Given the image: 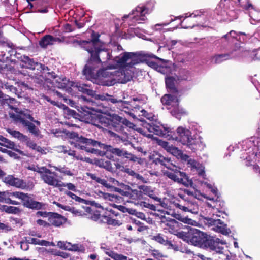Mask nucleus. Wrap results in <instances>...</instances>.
Returning a JSON list of instances; mask_svg holds the SVG:
<instances>
[{"instance_id": "f257e3e1", "label": "nucleus", "mask_w": 260, "mask_h": 260, "mask_svg": "<svg viewBox=\"0 0 260 260\" xmlns=\"http://www.w3.org/2000/svg\"><path fill=\"white\" fill-rule=\"evenodd\" d=\"M99 37L98 34L93 32L92 34V40L90 41H83L81 45L88 46L89 48H93V53L95 54V57L100 60L102 67L107 66L109 69L132 68L142 61L140 55L134 52H124L112 58L110 52L102 48L101 42L98 39Z\"/></svg>"}, {"instance_id": "f03ea898", "label": "nucleus", "mask_w": 260, "mask_h": 260, "mask_svg": "<svg viewBox=\"0 0 260 260\" xmlns=\"http://www.w3.org/2000/svg\"><path fill=\"white\" fill-rule=\"evenodd\" d=\"M74 135H76L75 138L70 142L71 144H73L76 148L78 149L84 150L88 152L94 153L95 150L91 147H99L101 149H105L107 152H110L119 157L123 156L131 161L137 162L139 164H142L143 162L142 158L138 157L123 149L114 148L110 145H105L95 140L87 139L82 136L79 137L75 134H74Z\"/></svg>"}, {"instance_id": "7ed1b4c3", "label": "nucleus", "mask_w": 260, "mask_h": 260, "mask_svg": "<svg viewBox=\"0 0 260 260\" xmlns=\"http://www.w3.org/2000/svg\"><path fill=\"white\" fill-rule=\"evenodd\" d=\"M224 207V202L221 200L220 193L216 187L212 186V230L226 235L230 230L223 220L228 216Z\"/></svg>"}, {"instance_id": "20e7f679", "label": "nucleus", "mask_w": 260, "mask_h": 260, "mask_svg": "<svg viewBox=\"0 0 260 260\" xmlns=\"http://www.w3.org/2000/svg\"><path fill=\"white\" fill-rule=\"evenodd\" d=\"M105 68H101L97 73V75L94 79H98L102 81V84L104 85L111 86L113 85L116 80H121L122 83H126L131 80L132 78V74L129 69H121L122 71L111 72L107 66H104Z\"/></svg>"}, {"instance_id": "39448f33", "label": "nucleus", "mask_w": 260, "mask_h": 260, "mask_svg": "<svg viewBox=\"0 0 260 260\" xmlns=\"http://www.w3.org/2000/svg\"><path fill=\"white\" fill-rule=\"evenodd\" d=\"M16 103V101L13 98H7L5 99V103L8 104L11 109H15L16 113H10L9 115L16 122H19L21 123L24 126L27 127L28 131L32 134L38 135L39 133V130L36 128V126L32 123L29 122L27 119H29L30 121H34V118L30 115L29 111L26 110V111L18 112L17 109L15 108L12 105H10L11 104H14Z\"/></svg>"}, {"instance_id": "423d86ee", "label": "nucleus", "mask_w": 260, "mask_h": 260, "mask_svg": "<svg viewBox=\"0 0 260 260\" xmlns=\"http://www.w3.org/2000/svg\"><path fill=\"white\" fill-rule=\"evenodd\" d=\"M85 122L88 123H91L99 128L104 129L106 127H109L112 122H115L118 124L122 123L124 118L121 117L118 115L113 114L111 116V119L106 117L105 115L100 114L88 113Z\"/></svg>"}, {"instance_id": "0eeeda50", "label": "nucleus", "mask_w": 260, "mask_h": 260, "mask_svg": "<svg viewBox=\"0 0 260 260\" xmlns=\"http://www.w3.org/2000/svg\"><path fill=\"white\" fill-rule=\"evenodd\" d=\"M82 46L90 54V57L84 68L83 73L86 79L91 80L96 77L97 73L100 70V67H102V64L100 63V60L95 57V54L93 53L92 48H89L88 46Z\"/></svg>"}, {"instance_id": "6e6552de", "label": "nucleus", "mask_w": 260, "mask_h": 260, "mask_svg": "<svg viewBox=\"0 0 260 260\" xmlns=\"http://www.w3.org/2000/svg\"><path fill=\"white\" fill-rule=\"evenodd\" d=\"M177 135L173 139L187 145L191 150L195 151L202 148L203 144L200 141L193 139L188 129L180 126L177 129Z\"/></svg>"}, {"instance_id": "1a4fd4ad", "label": "nucleus", "mask_w": 260, "mask_h": 260, "mask_svg": "<svg viewBox=\"0 0 260 260\" xmlns=\"http://www.w3.org/2000/svg\"><path fill=\"white\" fill-rule=\"evenodd\" d=\"M52 83L54 87L58 88H65L68 86H70L72 90L76 91L78 90L83 93L87 94L88 95H93L94 91L90 88V86L87 84H82L80 83H76L73 81H69L66 79H61L58 78L54 79Z\"/></svg>"}, {"instance_id": "9d476101", "label": "nucleus", "mask_w": 260, "mask_h": 260, "mask_svg": "<svg viewBox=\"0 0 260 260\" xmlns=\"http://www.w3.org/2000/svg\"><path fill=\"white\" fill-rule=\"evenodd\" d=\"M172 93L173 94L164 95L161 99V102L163 105L167 106L168 109L173 108L171 111V114L178 119H180L181 115L184 114L185 112L179 107L178 93Z\"/></svg>"}, {"instance_id": "9b49d317", "label": "nucleus", "mask_w": 260, "mask_h": 260, "mask_svg": "<svg viewBox=\"0 0 260 260\" xmlns=\"http://www.w3.org/2000/svg\"><path fill=\"white\" fill-rule=\"evenodd\" d=\"M190 234L189 243L192 245L204 249L211 248V240L206 234L194 228L190 230Z\"/></svg>"}, {"instance_id": "f8f14e48", "label": "nucleus", "mask_w": 260, "mask_h": 260, "mask_svg": "<svg viewBox=\"0 0 260 260\" xmlns=\"http://www.w3.org/2000/svg\"><path fill=\"white\" fill-rule=\"evenodd\" d=\"M142 127L138 128V131L146 137L151 138L153 137L152 133L158 136H164L166 134V132L169 133L170 131L168 129H162L164 128L162 126L154 124L153 122L151 123L142 121Z\"/></svg>"}, {"instance_id": "ddd939ff", "label": "nucleus", "mask_w": 260, "mask_h": 260, "mask_svg": "<svg viewBox=\"0 0 260 260\" xmlns=\"http://www.w3.org/2000/svg\"><path fill=\"white\" fill-rule=\"evenodd\" d=\"M38 172L41 180L45 184L53 187H59L61 180L56 172H52L46 167H41Z\"/></svg>"}, {"instance_id": "4468645a", "label": "nucleus", "mask_w": 260, "mask_h": 260, "mask_svg": "<svg viewBox=\"0 0 260 260\" xmlns=\"http://www.w3.org/2000/svg\"><path fill=\"white\" fill-rule=\"evenodd\" d=\"M169 171L165 172V175L170 179L185 186L188 185V178L186 174L180 171V169L173 164L169 168Z\"/></svg>"}, {"instance_id": "2eb2a0df", "label": "nucleus", "mask_w": 260, "mask_h": 260, "mask_svg": "<svg viewBox=\"0 0 260 260\" xmlns=\"http://www.w3.org/2000/svg\"><path fill=\"white\" fill-rule=\"evenodd\" d=\"M151 10L145 6H138L132 11V13L125 15L124 18L131 17L132 21L131 25H134L135 23H142L147 19L145 15L150 13Z\"/></svg>"}, {"instance_id": "dca6fc26", "label": "nucleus", "mask_w": 260, "mask_h": 260, "mask_svg": "<svg viewBox=\"0 0 260 260\" xmlns=\"http://www.w3.org/2000/svg\"><path fill=\"white\" fill-rule=\"evenodd\" d=\"M182 201L179 203H175L176 207L182 210L184 212H188L197 214L198 213V205L193 200H191L189 197H182Z\"/></svg>"}, {"instance_id": "f3484780", "label": "nucleus", "mask_w": 260, "mask_h": 260, "mask_svg": "<svg viewBox=\"0 0 260 260\" xmlns=\"http://www.w3.org/2000/svg\"><path fill=\"white\" fill-rule=\"evenodd\" d=\"M159 145L162 146L168 152H170L173 155L178 159H186L188 158V155L184 154L182 151L178 148L170 144L168 142L164 141H160Z\"/></svg>"}, {"instance_id": "a211bd4d", "label": "nucleus", "mask_w": 260, "mask_h": 260, "mask_svg": "<svg viewBox=\"0 0 260 260\" xmlns=\"http://www.w3.org/2000/svg\"><path fill=\"white\" fill-rule=\"evenodd\" d=\"M4 182L9 185L22 189L29 188V186L24 180L16 178L13 175H8L5 177Z\"/></svg>"}, {"instance_id": "6ab92c4d", "label": "nucleus", "mask_w": 260, "mask_h": 260, "mask_svg": "<svg viewBox=\"0 0 260 260\" xmlns=\"http://www.w3.org/2000/svg\"><path fill=\"white\" fill-rule=\"evenodd\" d=\"M137 54H139L141 56V59H142V61H141L140 63L143 62L144 60H146L147 61V64L150 67H151L153 69H154L156 71H157L159 72H160L164 74H166L169 71V68L165 66H161V64H158V63H156L153 61L151 60H146V58L147 57H154V55H149V54H142L139 53H137Z\"/></svg>"}, {"instance_id": "aec40b11", "label": "nucleus", "mask_w": 260, "mask_h": 260, "mask_svg": "<svg viewBox=\"0 0 260 260\" xmlns=\"http://www.w3.org/2000/svg\"><path fill=\"white\" fill-rule=\"evenodd\" d=\"M203 13V12H202L201 11H196L191 14L189 17L187 16V14H186L185 19L181 23V27L185 29L193 28L195 25V23H193L194 18L198 16L200 17Z\"/></svg>"}, {"instance_id": "412c9836", "label": "nucleus", "mask_w": 260, "mask_h": 260, "mask_svg": "<svg viewBox=\"0 0 260 260\" xmlns=\"http://www.w3.org/2000/svg\"><path fill=\"white\" fill-rule=\"evenodd\" d=\"M21 201L23 205L29 208L39 209L42 207L41 203L34 201L27 193H24Z\"/></svg>"}, {"instance_id": "4be33fe9", "label": "nucleus", "mask_w": 260, "mask_h": 260, "mask_svg": "<svg viewBox=\"0 0 260 260\" xmlns=\"http://www.w3.org/2000/svg\"><path fill=\"white\" fill-rule=\"evenodd\" d=\"M21 60L22 64L21 66L22 67H25L30 70H34L36 68L38 70L39 69H43V65L41 63L37 62H35L33 59H30L27 56H23L21 57Z\"/></svg>"}, {"instance_id": "5701e85b", "label": "nucleus", "mask_w": 260, "mask_h": 260, "mask_svg": "<svg viewBox=\"0 0 260 260\" xmlns=\"http://www.w3.org/2000/svg\"><path fill=\"white\" fill-rule=\"evenodd\" d=\"M64 40V38L53 37L51 35H46L39 42L41 47L46 48L49 45L54 44L55 42H62Z\"/></svg>"}, {"instance_id": "b1692460", "label": "nucleus", "mask_w": 260, "mask_h": 260, "mask_svg": "<svg viewBox=\"0 0 260 260\" xmlns=\"http://www.w3.org/2000/svg\"><path fill=\"white\" fill-rule=\"evenodd\" d=\"M225 244V241L212 236V251L216 252L215 253H213L214 258H216L217 257L218 253H223L224 248L222 245Z\"/></svg>"}, {"instance_id": "393cba45", "label": "nucleus", "mask_w": 260, "mask_h": 260, "mask_svg": "<svg viewBox=\"0 0 260 260\" xmlns=\"http://www.w3.org/2000/svg\"><path fill=\"white\" fill-rule=\"evenodd\" d=\"M182 160L187 161L188 167H191V169L196 170L199 175L202 176L203 178L204 177L205 171L204 168L203 166L197 162L194 159L190 158L188 156L187 159H182Z\"/></svg>"}, {"instance_id": "a878e982", "label": "nucleus", "mask_w": 260, "mask_h": 260, "mask_svg": "<svg viewBox=\"0 0 260 260\" xmlns=\"http://www.w3.org/2000/svg\"><path fill=\"white\" fill-rule=\"evenodd\" d=\"M49 224L59 226L65 223L66 219L61 215L56 213H51L49 217Z\"/></svg>"}, {"instance_id": "bb28decb", "label": "nucleus", "mask_w": 260, "mask_h": 260, "mask_svg": "<svg viewBox=\"0 0 260 260\" xmlns=\"http://www.w3.org/2000/svg\"><path fill=\"white\" fill-rule=\"evenodd\" d=\"M51 103L54 105H56L59 108L63 110V113L66 118L68 119L70 118L71 117H73L75 118H78V114L76 112V111L69 109L65 105L61 103L57 104L56 102L54 101H51Z\"/></svg>"}, {"instance_id": "cd10ccee", "label": "nucleus", "mask_w": 260, "mask_h": 260, "mask_svg": "<svg viewBox=\"0 0 260 260\" xmlns=\"http://www.w3.org/2000/svg\"><path fill=\"white\" fill-rule=\"evenodd\" d=\"M153 162L156 165H161L165 166L167 168H170L172 164L170 159L166 158L159 154H156L153 155Z\"/></svg>"}, {"instance_id": "c85d7f7f", "label": "nucleus", "mask_w": 260, "mask_h": 260, "mask_svg": "<svg viewBox=\"0 0 260 260\" xmlns=\"http://www.w3.org/2000/svg\"><path fill=\"white\" fill-rule=\"evenodd\" d=\"M96 194L99 198L102 199L105 201L118 202L121 199V198L118 196L105 193L101 191H98Z\"/></svg>"}, {"instance_id": "c756f323", "label": "nucleus", "mask_w": 260, "mask_h": 260, "mask_svg": "<svg viewBox=\"0 0 260 260\" xmlns=\"http://www.w3.org/2000/svg\"><path fill=\"white\" fill-rule=\"evenodd\" d=\"M92 218L94 220H100V222L106 223L109 225H119L118 221L115 219H112L109 216L100 215V214H94L92 216Z\"/></svg>"}, {"instance_id": "7c9ffc66", "label": "nucleus", "mask_w": 260, "mask_h": 260, "mask_svg": "<svg viewBox=\"0 0 260 260\" xmlns=\"http://www.w3.org/2000/svg\"><path fill=\"white\" fill-rule=\"evenodd\" d=\"M140 191H142V195L146 194L149 197L154 199L155 201H160L159 198L155 197L154 190L150 186L141 185L138 187Z\"/></svg>"}, {"instance_id": "2f4dec72", "label": "nucleus", "mask_w": 260, "mask_h": 260, "mask_svg": "<svg viewBox=\"0 0 260 260\" xmlns=\"http://www.w3.org/2000/svg\"><path fill=\"white\" fill-rule=\"evenodd\" d=\"M235 3L239 5L241 8L246 11H249V16L252 18V16L251 15L250 11V10L254 11V8L253 5L250 2L249 0H236L235 1Z\"/></svg>"}, {"instance_id": "473e14b6", "label": "nucleus", "mask_w": 260, "mask_h": 260, "mask_svg": "<svg viewBox=\"0 0 260 260\" xmlns=\"http://www.w3.org/2000/svg\"><path fill=\"white\" fill-rule=\"evenodd\" d=\"M176 81L173 77H167L166 78V85L168 89L170 92H176L178 91L175 87V83Z\"/></svg>"}, {"instance_id": "72a5a7b5", "label": "nucleus", "mask_w": 260, "mask_h": 260, "mask_svg": "<svg viewBox=\"0 0 260 260\" xmlns=\"http://www.w3.org/2000/svg\"><path fill=\"white\" fill-rule=\"evenodd\" d=\"M7 132L9 133L13 137L23 141L27 140V137L23 135L19 131L13 130L10 128L7 129Z\"/></svg>"}, {"instance_id": "f704fd0d", "label": "nucleus", "mask_w": 260, "mask_h": 260, "mask_svg": "<svg viewBox=\"0 0 260 260\" xmlns=\"http://www.w3.org/2000/svg\"><path fill=\"white\" fill-rule=\"evenodd\" d=\"M53 168L57 171L59 172L60 173L64 175H68L72 176L74 175L73 171L71 170L69 168L64 166H59L57 167H53Z\"/></svg>"}, {"instance_id": "c9c22d12", "label": "nucleus", "mask_w": 260, "mask_h": 260, "mask_svg": "<svg viewBox=\"0 0 260 260\" xmlns=\"http://www.w3.org/2000/svg\"><path fill=\"white\" fill-rule=\"evenodd\" d=\"M101 249L103 250V251L104 252V253L108 255L109 257H110L111 258L113 259L114 260H116L118 255V253H116L115 251H113V250H111L110 248L106 247L104 244H103L101 246Z\"/></svg>"}, {"instance_id": "e433bc0d", "label": "nucleus", "mask_w": 260, "mask_h": 260, "mask_svg": "<svg viewBox=\"0 0 260 260\" xmlns=\"http://www.w3.org/2000/svg\"><path fill=\"white\" fill-rule=\"evenodd\" d=\"M31 243L35 245H39L41 246H54V244L53 242H50L44 240H39L35 238H32L30 239Z\"/></svg>"}, {"instance_id": "4c0bfd02", "label": "nucleus", "mask_w": 260, "mask_h": 260, "mask_svg": "<svg viewBox=\"0 0 260 260\" xmlns=\"http://www.w3.org/2000/svg\"><path fill=\"white\" fill-rule=\"evenodd\" d=\"M0 145L5 146L8 148L13 149L20 154L23 153L22 151H21L18 148V147L15 144L14 142H12L11 141L7 139L5 141V143H0Z\"/></svg>"}, {"instance_id": "58836bf2", "label": "nucleus", "mask_w": 260, "mask_h": 260, "mask_svg": "<svg viewBox=\"0 0 260 260\" xmlns=\"http://www.w3.org/2000/svg\"><path fill=\"white\" fill-rule=\"evenodd\" d=\"M152 239L164 245H170L173 246L171 242L165 239L160 234L153 236Z\"/></svg>"}, {"instance_id": "ea45409f", "label": "nucleus", "mask_w": 260, "mask_h": 260, "mask_svg": "<svg viewBox=\"0 0 260 260\" xmlns=\"http://www.w3.org/2000/svg\"><path fill=\"white\" fill-rule=\"evenodd\" d=\"M124 172L127 173L129 175L133 176L134 178H136L137 180H139L142 182H145L144 178L140 175L139 174L136 173L134 171L129 168H126L124 170Z\"/></svg>"}, {"instance_id": "a19ab883", "label": "nucleus", "mask_w": 260, "mask_h": 260, "mask_svg": "<svg viewBox=\"0 0 260 260\" xmlns=\"http://www.w3.org/2000/svg\"><path fill=\"white\" fill-rule=\"evenodd\" d=\"M143 199L142 191L140 190L132 189L131 188L130 199L133 200H139Z\"/></svg>"}, {"instance_id": "79ce46f5", "label": "nucleus", "mask_w": 260, "mask_h": 260, "mask_svg": "<svg viewBox=\"0 0 260 260\" xmlns=\"http://www.w3.org/2000/svg\"><path fill=\"white\" fill-rule=\"evenodd\" d=\"M69 249H68V250L70 251H79L84 252L85 251L84 247L81 244H72L69 243Z\"/></svg>"}, {"instance_id": "37998d69", "label": "nucleus", "mask_w": 260, "mask_h": 260, "mask_svg": "<svg viewBox=\"0 0 260 260\" xmlns=\"http://www.w3.org/2000/svg\"><path fill=\"white\" fill-rule=\"evenodd\" d=\"M215 63H220L222 61L230 58V55L228 54H222L215 55L214 57Z\"/></svg>"}, {"instance_id": "c03bdc74", "label": "nucleus", "mask_w": 260, "mask_h": 260, "mask_svg": "<svg viewBox=\"0 0 260 260\" xmlns=\"http://www.w3.org/2000/svg\"><path fill=\"white\" fill-rule=\"evenodd\" d=\"M177 237L182 239L183 241L189 243V239L190 238V231L188 233H186L183 231L178 232L175 234Z\"/></svg>"}, {"instance_id": "a18cd8bd", "label": "nucleus", "mask_w": 260, "mask_h": 260, "mask_svg": "<svg viewBox=\"0 0 260 260\" xmlns=\"http://www.w3.org/2000/svg\"><path fill=\"white\" fill-rule=\"evenodd\" d=\"M22 142H26L27 146L34 150H36L39 152H41L42 150L41 147L37 146V144L34 141L30 140L28 138L27 140L25 141H23Z\"/></svg>"}, {"instance_id": "49530a36", "label": "nucleus", "mask_w": 260, "mask_h": 260, "mask_svg": "<svg viewBox=\"0 0 260 260\" xmlns=\"http://www.w3.org/2000/svg\"><path fill=\"white\" fill-rule=\"evenodd\" d=\"M69 155L73 156L76 160H81L86 161H88L89 159L88 158L83 157L81 155H77L75 153V152L73 150H68V152L67 153Z\"/></svg>"}, {"instance_id": "de8ad7c7", "label": "nucleus", "mask_w": 260, "mask_h": 260, "mask_svg": "<svg viewBox=\"0 0 260 260\" xmlns=\"http://www.w3.org/2000/svg\"><path fill=\"white\" fill-rule=\"evenodd\" d=\"M9 198V191H0V202L7 204Z\"/></svg>"}, {"instance_id": "09e8293b", "label": "nucleus", "mask_w": 260, "mask_h": 260, "mask_svg": "<svg viewBox=\"0 0 260 260\" xmlns=\"http://www.w3.org/2000/svg\"><path fill=\"white\" fill-rule=\"evenodd\" d=\"M177 225V223L175 220H172L166 224L167 227L165 229H168L171 233H174V228Z\"/></svg>"}, {"instance_id": "8fccbe9b", "label": "nucleus", "mask_w": 260, "mask_h": 260, "mask_svg": "<svg viewBox=\"0 0 260 260\" xmlns=\"http://www.w3.org/2000/svg\"><path fill=\"white\" fill-rule=\"evenodd\" d=\"M65 194L70 197V198H71L72 199L79 203H82L84 201V199L81 198L80 197L76 196V194L70 191H66Z\"/></svg>"}, {"instance_id": "3c124183", "label": "nucleus", "mask_w": 260, "mask_h": 260, "mask_svg": "<svg viewBox=\"0 0 260 260\" xmlns=\"http://www.w3.org/2000/svg\"><path fill=\"white\" fill-rule=\"evenodd\" d=\"M67 187L68 189L71 190L73 191H76V186L73 183H65L61 181V183L59 185V187Z\"/></svg>"}, {"instance_id": "603ef678", "label": "nucleus", "mask_w": 260, "mask_h": 260, "mask_svg": "<svg viewBox=\"0 0 260 260\" xmlns=\"http://www.w3.org/2000/svg\"><path fill=\"white\" fill-rule=\"evenodd\" d=\"M200 220L202 223L208 227H210L211 225V219L210 217L201 216Z\"/></svg>"}, {"instance_id": "864d4df0", "label": "nucleus", "mask_w": 260, "mask_h": 260, "mask_svg": "<svg viewBox=\"0 0 260 260\" xmlns=\"http://www.w3.org/2000/svg\"><path fill=\"white\" fill-rule=\"evenodd\" d=\"M96 182H98V183L102 184V185H103L104 186L106 187L107 188H111L113 187L112 185H111L109 183H107V181L106 180L102 179L99 177L96 179Z\"/></svg>"}, {"instance_id": "5fc2aeb1", "label": "nucleus", "mask_w": 260, "mask_h": 260, "mask_svg": "<svg viewBox=\"0 0 260 260\" xmlns=\"http://www.w3.org/2000/svg\"><path fill=\"white\" fill-rule=\"evenodd\" d=\"M125 190H122L121 194L123 196L126 197L128 199H130L131 188L128 185L125 186Z\"/></svg>"}, {"instance_id": "6e6d98bb", "label": "nucleus", "mask_w": 260, "mask_h": 260, "mask_svg": "<svg viewBox=\"0 0 260 260\" xmlns=\"http://www.w3.org/2000/svg\"><path fill=\"white\" fill-rule=\"evenodd\" d=\"M107 101H110L113 104L118 103L121 104V105H123L126 103V102L123 101L121 100H118L114 98L112 95H108Z\"/></svg>"}, {"instance_id": "4d7b16f0", "label": "nucleus", "mask_w": 260, "mask_h": 260, "mask_svg": "<svg viewBox=\"0 0 260 260\" xmlns=\"http://www.w3.org/2000/svg\"><path fill=\"white\" fill-rule=\"evenodd\" d=\"M24 193L19 191L9 192L10 198L14 197L21 200Z\"/></svg>"}, {"instance_id": "13d9d810", "label": "nucleus", "mask_w": 260, "mask_h": 260, "mask_svg": "<svg viewBox=\"0 0 260 260\" xmlns=\"http://www.w3.org/2000/svg\"><path fill=\"white\" fill-rule=\"evenodd\" d=\"M57 245L61 249L67 250L69 249V242L59 241L58 242Z\"/></svg>"}, {"instance_id": "bf43d9fd", "label": "nucleus", "mask_w": 260, "mask_h": 260, "mask_svg": "<svg viewBox=\"0 0 260 260\" xmlns=\"http://www.w3.org/2000/svg\"><path fill=\"white\" fill-rule=\"evenodd\" d=\"M141 205H142L143 207L145 208H149L153 211L157 210L156 207L155 205L153 204H150L145 202H142L141 203ZM157 210L159 211V209H157Z\"/></svg>"}, {"instance_id": "052dcab7", "label": "nucleus", "mask_w": 260, "mask_h": 260, "mask_svg": "<svg viewBox=\"0 0 260 260\" xmlns=\"http://www.w3.org/2000/svg\"><path fill=\"white\" fill-rule=\"evenodd\" d=\"M2 87L3 88L4 87L7 89L9 90L11 92L13 93H15L17 91L15 87H14L13 85H10L8 83H6L4 85L2 84Z\"/></svg>"}, {"instance_id": "680f3d73", "label": "nucleus", "mask_w": 260, "mask_h": 260, "mask_svg": "<svg viewBox=\"0 0 260 260\" xmlns=\"http://www.w3.org/2000/svg\"><path fill=\"white\" fill-rule=\"evenodd\" d=\"M20 212V210L18 207L14 206H9L8 213L9 214H17Z\"/></svg>"}, {"instance_id": "e2e57ef3", "label": "nucleus", "mask_w": 260, "mask_h": 260, "mask_svg": "<svg viewBox=\"0 0 260 260\" xmlns=\"http://www.w3.org/2000/svg\"><path fill=\"white\" fill-rule=\"evenodd\" d=\"M237 34L234 30H231L229 34H227L223 36V37L230 40V38H232V39H235L237 38Z\"/></svg>"}, {"instance_id": "0e129e2a", "label": "nucleus", "mask_w": 260, "mask_h": 260, "mask_svg": "<svg viewBox=\"0 0 260 260\" xmlns=\"http://www.w3.org/2000/svg\"><path fill=\"white\" fill-rule=\"evenodd\" d=\"M12 68L10 66L5 64L4 66L0 65V73H4L7 71H12Z\"/></svg>"}, {"instance_id": "69168bd1", "label": "nucleus", "mask_w": 260, "mask_h": 260, "mask_svg": "<svg viewBox=\"0 0 260 260\" xmlns=\"http://www.w3.org/2000/svg\"><path fill=\"white\" fill-rule=\"evenodd\" d=\"M52 212H43V211H38L36 213V216L37 217H48L49 219L50 214H51Z\"/></svg>"}, {"instance_id": "338daca9", "label": "nucleus", "mask_w": 260, "mask_h": 260, "mask_svg": "<svg viewBox=\"0 0 260 260\" xmlns=\"http://www.w3.org/2000/svg\"><path fill=\"white\" fill-rule=\"evenodd\" d=\"M112 206L118 210L121 211L123 213H126L127 211V208L122 205H117L115 204H112Z\"/></svg>"}, {"instance_id": "774afa93", "label": "nucleus", "mask_w": 260, "mask_h": 260, "mask_svg": "<svg viewBox=\"0 0 260 260\" xmlns=\"http://www.w3.org/2000/svg\"><path fill=\"white\" fill-rule=\"evenodd\" d=\"M152 255L155 258H159L162 257V254L158 250H153L152 252Z\"/></svg>"}]
</instances>
